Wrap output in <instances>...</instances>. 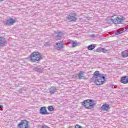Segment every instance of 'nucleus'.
I'll list each match as a JSON object with an SVG mask.
<instances>
[{
  "label": "nucleus",
  "instance_id": "9b49d317",
  "mask_svg": "<svg viewBox=\"0 0 128 128\" xmlns=\"http://www.w3.org/2000/svg\"><path fill=\"white\" fill-rule=\"evenodd\" d=\"M82 106L86 108H90V100H84V102H82Z\"/></svg>",
  "mask_w": 128,
  "mask_h": 128
},
{
  "label": "nucleus",
  "instance_id": "393cba45",
  "mask_svg": "<svg viewBox=\"0 0 128 128\" xmlns=\"http://www.w3.org/2000/svg\"><path fill=\"white\" fill-rule=\"evenodd\" d=\"M75 128H83L82 127V126L78 125V124H77L75 126Z\"/></svg>",
  "mask_w": 128,
  "mask_h": 128
},
{
  "label": "nucleus",
  "instance_id": "4468645a",
  "mask_svg": "<svg viewBox=\"0 0 128 128\" xmlns=\"http://www.w3.org/2000/svg\"><path fill=\"white\" fill-rule=\"evenodd\" d=\"M89 109L94 108V106H96V103H94V101L92 100H89Z\"/></svg>",
  "mask_w": 128,
  "mask_h": 128
},
{
  "label": "nucleus",
  "instance_id": "a878e982",
  "mask_svg": "<svg viewBox=\"0 0 128 128\" xmlns=\"http://www.w3.org/2000/svg\"><path fill=\"white\" fill-rule=\"evenodd\" d=\"M41 128H50L48 126H42Z\"/></svg>",
  "mask_w": 128,
  "mask_h": 128
},
{
  "label": "nucleus",
  "instance_id": "39448f33",
  "mask_svg": "<svg viewBox=\"0 0 128 128\" xmlns=\"http://www.w3.org/2000/svg\"><path fill=\"white\" fill-rule=\"evenodd\" d=\"M18 126L19 128H28V122L26 120H21Z\"/></svg>",
  "mask_w": 128,
  "mask_h": 128
},
{
  "label": "nucleus",
  "instance_id": "aec40b11",
  "mask_svg": "<svg viewBox=\"0 0 128 128\" xmlns=\"http://www.w3.org/2000/svg\"><path fill=\"white\" fill-rule=\"evenodd\" d=\"M48 110L49 112H54V106H48Z\"/></svg>",
  "mask_w": 128,
  "mask_h": 128
},
{
  "label": "nucleus",
  "instance_id": "cd10ccee",
  "mask_svg": "<svg viewBox=\"0 0 128 128\" xmlns=\"http://www.w3.org/2000/svg\"><path fill=\"white\" fill-rule=\"evenodd\" d=\"M112 88H114V84H111Z\"/></svg>",
  "mask_w": 128,
  "mask_h": 128
},
{
  "label": "nucleus",
  "instance_id": "c85d7f7f",
  "mask_svg": "<svg viewBox=\"0 0 128 128\" xmlns=\"http://www.w3.org/2000/svg\"><path fill=\"white\" fill-rule=\"evenodd\" d=\"M3 108V107H2V106H0V108Z\"/></svg>",
  "mask_w": 128,
  "mask_h": 128
},
{
  "label": "nucleus",
  "instance_id": "c756f323",
  "mask_svg": "<svg viewBox=\"0 0 128 128\" xmlns=\"http://www.w3.org/2000/svg\"><path fill=\"white\" fill-rule=\"evenodd\" d=\"M0 2H4V0H0Z\"/></svg>",
  "mask_w": 128,
  "mask_h": 128
},
{
  "label": "nucleus",
  "instance_id": "6e6552de",
  "mask_svg": "<svg viewBox=\"0 0 128 128\" xmlns=\"http://www.w3.org/2000/svg\"><path fill=\"white\" fill-rule=\"evenodd\" d=\"M15 22L16 20H14V19L12 18H9L6 20L4 24H6V26H12V24Z\"/></svg>",
  "mask_w": 128,
  "mask_h": 128
},
{
  "label": "nucleus",
  "instance_id": "f3484780",
  "mask_svg": "<svg viewBox=\"0 0 128 128\" xmlns=\"http://www.w3.org/2000/svg\"><path fill=\"white\" fill-rule=\"evenodd\" d=\"M56 87H50L49 89V92L51 94H52L56 92Z\"/></svg>",
  "mask_w": 128,
  "mask_h": 128
},
{
  "label": "nucleus",
  "instance_id": "bb28decb",
  "mask_svg": "<svg viewBox=\"0 0 128 128\" xmlns=\"http://www.w3.org/2000/svg\"><path fill=\"white\" fill-rule=\"evenodd\" d=\"M90 36L91 38H94V37L96 36V35H94V34H92V35Z\"/></svg>",
  "mask_w": 128,
  "mask_h": 128
},
{
  "label": "nucleus",
  "instance_id": "20e7f679",
  "mask_svg": "<svg viewBox=\"0 0 128 128\" xmlns=\"http://www.w3.org/2000/svg\"><path fill=\"white\" fill-rule=\"evenodd\" d=\"M66 20L68 22H76L78 18H76V13L70 14L66 18Z\"/></svg>",
  "mask_w": 128,
  "mask_h": 128
},
{
  "label": "nucleus",
  "instance_id": "f03ea898",
  "mask_svg": "<svg viewBox=\"0 0 128 128\" xmlns=\"http://www.w3.org/2000/svg\"><path fill=\"white\" fill-rule=\"evenodd\" d=\"M124 20H126V18L122 16L114 15L112 16L109 22H112L114 24H120L124 22Z\"/></svg>",
  "mask_w": 128,
  "mask_h": 128
},
{
  "label": "nucleus",
  "instance_id": "1a4fd4ad",
  "mask_svg": "<svg viewBox=\"0 0 128 128\" xmlns=\"http://www.w3.org/2000/svg\"><path fill=\"white\" fill-rule=\"evenodd\" d=\"M78 78L79 80H85L86 76H84V72L81 70L80 71L79 74H77Z\"/></svg>",
  "mask_w": 128,
  "mask_h": 128
},
{
  "label": "nucleus",
  "instance_id": "ddd939ff",
  "mask_svg": "<svg viewBox=\"0 0 128 128\" xmlns=\"http://www.w3.org/2000/svg\"><path fill=\"white\" fill-rule=\"evenodd\" d=\"M120 82L122 84H128V76H124L121 78Z\"/></svg>",
  "mask_w": 128,
  "mask_h": 128
},
{
  "label": "nucleus",
  "instance_id": "5701e85b",
  "mask_svg": "<svg viewBox=\"0 0 128 128\" xmlns=\"http://www.w3.org/2000/svg\"><path fill=\"white\" fill-rule=\"evenodd\" d=\"M108 52H109L108 50H106L104 48H102V52H103V54Z\"/></svg>",
  "mask_w": 128,
  "mask_h": 128
},
{
  "label": "nucleus",
  "instance_id": "2eb2a0df",
  "mask_svg": "<svg viewBox=\"0 0 128 128\" xmlns=\"http://www.w3.org/2000/svg\"><path fill=\"white\" fill-rule=\"evenodd\" d=\"M6 39L2 37H0V46H4V44H6Z\"/></svg>",
  "mask_w": 128,
  "mask_h": 128
},
{
  "label": "nucleus",
  "instance_id": "6ab92c4d",
  "mask_svg": "<svg viewBox=\"0 0 128 128\" xmlns=\"http://www.w3.org/2000/svg\"><path fill=\"white\" fill-rule=\"evenodd\" d=\"M95 48L96 46H94V44L89 45L87 48L88 50H92L94 49Z\"/></svg>",
  "mask_w": 128,
  "mask_h": 128
},
{
  "label": "nucleus",
  "instance_id": "a211bd4d",
  "mask_svg": "<svg viewBox=\"0 0 128 128\" xmlns=\"http://www.w3.org/2000/svg\"><path fill=\"white\" fill-rule=\"evenodd\" d=\"M122 58H128V50L122 52Z\"/></svg>",
  "mask_w": 128,
  "mask_h": 128
},
{
  "label": "nucleus",
  "instance_id": "4be33fe9",
  "mask_svg": "<svg viewBox=\"0 0 128 128\" xmlns=\"http://www.w3.org/2000/svg\"><path fill=\"white\" fill-rule=\"evenodd\" d=\"M72 48H75V46H78V43L74 42V41H72Z\"/></svg>",
  "mask_w": 128,
  "mask_h": 128
},
{
  "label": "nucleus",
  "instance_id": "423d86ee",
  "mask_svg": "<svg viewBox=\"0 0 128 128\" xmlns=\"http://www.w3.org/2000/svg\"><path fill=\"white\" fill-rule=\"evenodd\" d=\"M54 34H53V38L56 40H60L62 38V36H64V33L62 32H54Z\"/></svg>",
  "mask_w": 128,
  "mask_h": 128
},
{
  "label": "nucleus",
  "instance_id": "f257e3e1",
  "mask_svg": "<svg viewBox=\"0 0 128 128\" xmlns=\"http://www.w3.org/2000/svg\"><path fill=\"white\" fill-rule=\"evenodd\" d=\"M93 76L94 77L91 78L90 81L96 82L97 86L103 84L104 82V80H106L104 74H100L99 71L94 72L93 74Z\"/></svg>",
  "mask_w": 128,
  "mask_h": 128
},
{
  "label": "nucleus",
  "instance_id": "9d476101",
  "mask_svg": "<svg viewBox=\"0 0 128 128\" xmlns=\"http://www.w3.org/2000/svg\"><path fill=\"white\" fill-rule=\"evenodd\" d=\"M40 113L41 114H50V113L46 111V107L42 106L40 110Z\"/></svg>",
  "mask_w": 128,
  "mask_h": 128
},
{
  "label": "nucleus",
  "instance_id": "0eeeda50",
  "mask_svg": "<svg viewBox=\"0 0 128 128\" xmlns=\"http://www.w3.org/2000/svg\"><path fill=\"white\" fill-rule=\"evenodd\" d=\"M64 42L62 41H60L56 43L54 45V46L56 50H62V48H64Z\"/></svg>",
  "mask_w": 128,
  "mask_h": 128
},
{
  "label": "nucleus",
  "instance_id": "dca6fc26",
  "mask_svg": "<svg viewBox=\"0 0 128 128\" xmlns=\"http://www.w3.org/2000/svg\"><path fill=\"white\" fill-rule=\"evenodd\" d=\"M34 70L38 72H42L44 70V68L40 66H38L34 68Z\"/></svg>",
  "mask_w": 128,
  "mask_h": 128
},
{
  "label": "nucleus",
  "instance_id": "412c9836",
  "mask_svg": "<svg viewBox=\"0 0 128 128\" xmlns=\"http://www.w3.org/2000/svg\"><path fill=\"white\" fill-rule=\"evenodd\" d=\"M123 32L122 30H117L115 32V34L118 35L120 34H122Z\"/></svg>",
  "mask_w": 128,
  "mask_h": 128
},
{
  "label": "nucleus",
  "instance_id": "7ed1b4c3",
  "mask_svg": "<svg viewBox=\"0 0 128 128\" xmlns=\"http://www.w3.org/2000/svg\"><path fill=\"white\" fill-rule=\"evenodd\" d=\"M29 58L32 62H40L42 60V56L38 52H34L30 56Z\"/></svg>",
  "mask_w": 128,
  "mask_h": 128
},
{
  "label": "nucleus",
  "instance_id": "b1692460",
  "mask_svg": "<svg viewBox=\"0 0 128 128\" xmlns=\"http://www.w3.org/2000/svg\"><path fill=\"white\" fill-rule=\"evenodd\" d=\"M102 48H98L96 49V52H102Z\"/></svg>",
  "mask_w": 128,
  "mask_h": 128
},
{
  "label": "nucleus",
  "instance_id": "f8f14e48",
  "mask_svg": "<svg viewBox=\"0 0 128 128\" xmlns=\"http://www.w3.org/2000/svg\"><path fill=\"white\" fill-rule=\"evenodd\" d=\"M108 109H110V105L108 104H104L101 107V110L104 112H108Z\"/></svg>",
  "mask_w": 128,
  "mask_h": 128
}]
</instances>
